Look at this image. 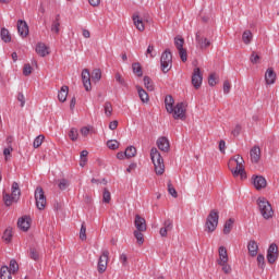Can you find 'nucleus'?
Segmentation results:
<instances>
[{"instance_id":"obj_11","label":"nucleus","mask_w":279,"mask_h":279,"mask_svg":"<svg viewBox=\"0 0 279 279\" xmlns=\"http://www.w3.org/2000/svg\"><path fill=\"white\" fill-rule=\"evenodd\" d=\"M252 184L257 191H260L267 186V179L263 175H253Z\"/></svg>"},{"instance_id":"obj_20","label":"nucleus","mask_w":279,"mask_h":279,"mask_svg":"<svg viewBox=\"0 0 279 279\" xmlns=\"http://www.w3.org/2000/svg\"><path fill=\"white\" fill-rule=\"evenodd\" d=\"M247 251L250 256H252L253 258L254 256H258V243H256V241L254 240L248 241Z\"/></svg>"},{"instance_id":"obj_61","label":"nucleus","mask_w":279,"mask_h":279,"mask_svg":"<svg viewBox=\"0 0 279 279\" xmlns=\"http://www.w3.org/2000/svg\"><path fill=\"white\" fill-rule=\"evenodd\" d=\"M232 136H239L241 134V124L235 125V128L231 131Z\"/></svg>"},{"instance_id":"obj_23","label":"nucleus","mask_w":279,"mask_h":279,"mask_svg":"<svg viewBox=\"0 0 279 279\" xmlns=\"http://www.w3.org/2000/svg\"><path fill=\"white\" fill-rule=\"evenodd\" d=\"M195 38H196V43L201 49H207V47H210V41L208 40V38L202 37V35H199V33H196Z\"/></svg>"},{"instance_id":"obj_21","label":"nucleus","mask_w":279,"mask_h":279,"mask_svg":"<svg viewBox=\"0 0 279 279\" xmlns=\"http://www.w3.org/2000/svg\"><path fill=\"white\" fill-rule=\"evenodd\" d=\"M218 255L219 258L217 259V263H228L229 257H228V250L226 248V246H220L218 248Z\"/></svg>"},{"instance_id":"obj_22","label":"nucleus","mask_w":279,"mask_h":279,"mask_svg":"<svg viewBox=\"0 0 279 279\" xmlns=\"http://www.w3.org/2000/svg\"><path fill=\"white\" fill-rule=\"evenodd\" d=\"M35 51L41 58H45L46 56H49V48L44 43L37 44Z\"/></svg>"},{"instance_id":"obj_64","label":"nucleus","mask_w":279,"mask_h":279,"mask_svg":"<svg viewBox=\"0 0 279 279\" xmlns=\"http://www.w3.org/2000/svg\"><path fill=\"white\" fill-rule=\"evenodd\" d=\"M119 128V121L114 120L109 123V130H117Z\"/></svg>"},{"instance_id":"obj_5","label":"nucleus","mask_w":279,"mask_h":279,"mask_svg":"<svg viewBox=\"0 0 279 279\" xmlns=\"http://www.w3.org/2000/svg\"><path fill=\"white\" fill-rule=\"evenodd\" d=\"M160 64L162 73H169V71H171V68L173 66V54L171 53V50L166 49L161 53Z\"/></svg>"},{"instance_id":"obj_41","label":"nucleus","mask_w":279,"mask_h":279,"mask_svg":"<svg viewBox=\"0 0 279 279\" xmlns=\"http://www.w3.org/2000/svg\"><path fill=\"white\" fill-rule=\"evenodd\" d=\"M111 199H112V195L110 194V191H108V189L105 187L102 193L104 204H110Z\"/></svg>"},{"instance_id":"obj_10","label":"nucleus","mask_w":279,"mask_h":279,"mask_svg":"<svg viewBox=\"0 0 279 279\" xmlns=\"http://www.w3.org/2000/svg\"><path fill=\"white\" fill-rule=\"evenodd\" d=\"M108 256H110V252L108 250H104L101 256L98 260V272L104 274L106 269H108Z\"/></svg>"},{"instance_id":"obj_39","label":"nucleus","mask_w":279,"mask_h":279,"mask_svg":"<svg viewBox=\"0 0 279 279\" xmlns=\"http://www.w3.org/2000/svg\"><path fill=\"white\" fill-rule=\"evenodd\" d=\"M125 158H134L136 156V147L134 146H129L125 149Z\"/></svg>"},{"instance_id":"obj_32","label":"nucleus","mask_w":279,"mask_h":279,"mask_svg":"<svg viewBox=\"0 0 279 279\" xmlns=\"http://www.w3.org/2000/svg\"><path fill=\"white\" fill-rule=\"evenodd\" d=\"M11 195L20 199L21 197V187L19 186V183L14 181L11 186Z\"/></svg>"},{"instance_id":"obj_6","label":"nucleus","mask_w":279,"mask_h":279,"mask_svg":"<svg viewBox=\"0 0 279 279\" xmlns=\"http://www.w3.org/2000/svg\"><path fill=\"white\" fill-rule=\"evenodd\" d=\"M35 201L38 210L47 208V196H45V190L41 186H37L35 190Z\"/></svg>"},{"instance_id":"obj_52","label":"nucleus","mask_w":279,"mask_h":279,"mask_svg":"<svg viewBox=\"0 0 279 279\" xmlns=\"http://www.w3.org/2000/svg\"><path fill=\"white\" fill-rule=\"evenodd\" d=\"M32 71H34V68H32L29 63L24 64L23 75H25V77H28V75H32Z\"/></svg>"},{"instance_id":"obj_54","label":"nucleus","mask_w":279,"mask_h":279,"mask_svg":"<svg viewBox=\"0 0 279 279\" xmlns=\"http://www.w3.org/2000/svg\"><path fill=\"white\" fill-rule=\"evenodd\" d=\"M107 147L109 149H119V142L117 140H110L107 142Z\"/></svg>"},{"instance_id":"obj_35","label":"nucleus","mask_w":279,"mask_h":279,"mask_svg":"<svg viewBox=\"0 0 279 279\" xmlns=\"http://www.w3.org/2000/svg\"><path fill=\"white\" fill-rule=\"evenodd\" d=\"M114 78L120 86L128 88V82H125V78L123 77V75H121V73H116Z\"/></svg>"},{"instance_id":"obj_45","label":"nucleus","mask_w":279,"mask_h":279,"mask_svg":"<svg viewBox=\"0 0 279 279\" xmlns=\"http://www.w3.org/2000/svg\"><path fill=\"white\" fill-rule=\"evenodd\" d=\"M9 270L11 274H15L19 271V263H16V259H11L9 265Z\"/></svg>"},{"instance_id":"obj_33","label":"nucleus","mask_w":279,"mask_h":279,"mask_svg":"<svg viewBox=\"0 0 279 279\" xmlns=\"http://www.w3.org/2000/svg\"><path fill=\"white\" fill-rule=\"evenodd\" d=\"M51 32L53 34H60V14L56 15V19H54V21L52 22V25H51Z\"/></svg>"},{"instance_id":"obj_57","label":"nucleus","mask_w":279,"mask_h":279,"mask_svg":"<svg viewBox=\"0 0 279 279\" xmlns=\"http://www.w3.org/2000/svg\"><path fill=\"white\" fill-rule=\"evenodd\" d=\"M179 56H180L182 62H186V60H189V57L186 54V49H184V48L179 49Z\"/></svg>"},{"instance_id":"obj_2","label":"nucleus","mask_w":279,"mask_h":279,"mask_svg":"<svg viewBox=\"0 0 279 279\" xmlns=\"http://www.w3.org/2000/svg\"><path fill=\"white\" fill-rule=\"evenodd\" d=\"M150 159L154 163L156 175H162L165 173V159H162V155H160L158 148L150 149Z\"/></svg>"},{"instance_id":"obj_1","label":"nucleus","mask_w":279,"mask_h":279,"mask_svg":"<svg viewBox=\"0 0 279 279\" xmlns=\"http://www.w3.org/2000/svg\"><path fill=\"white\" fill-rule=\"evenodd\" d=\"M232 161L236 163L235 169L230 168L233 178H239L240 175L241 180H246L247 173L245 172V166H243L245 163L243 157L241 155H236L230 159V162Z\"/></svg>"},{"instance_id":"obj_47","label":"nucleus","mask_w":279,"mask_h":279,"mask_svg":"<svg viewBox=\"0 0 279 279\" xmlns=\"http://www.w3.org/2000/svg\"><path fill=\"white\" fill-rule=\"evenodd\" d=\"M104 108L106 117H112V104L110 101H106Z\"/></svg>"},{"instance_id":"obj_19","label":"nucleus","mask_w":279,"mask_h":279,"mask_svg":"<svg viewBox=\"0 0 279 279\" xmlns=\"http://www.w3.org/2000/svg\"><path fill=\"white\" fill-rule=\"evenodd\" d=\"M157 147L158 149H160V151H169L170 149L169 140L165 136L159 137L157 140Z\"/></svg>"},{"instance_id":"obj_56","label":"nucleus","mask_w":279,"mask_h":279,"mask_svg":"<svg viewBox=\"0 0 279 279\" xmlns=\"http://www.w3.org/2000/svg\"><path fill=\"white\" fill-rule=\"evenodd\" d=\"M257 264L260 269H265V255L258 254L257 255Z\"/></svg>"},{"instance_id":"obj_17","label":"nucleus","mask_w":279,"mask_h":279,"mask_svg":"<svg viewBox=\"0 0 279 279\" xmlns=\"http://www.w3.org/2000/svg\"><path fill=\"white\" fill-rule=\"evenodd\" d=\"M173 230V220L167 219L163 222V227L159 230L160 236H167L168 232Z\"/></svg>"},{"instance_id":"obj_8","label":"nucleus","mask_w":279,"mask_h":279,"mask_svg":"<svg viewBox=\"0 0 279 279\" xmlns=\"http://www.w3.org/2000/svg\"><path fill=\"white\" fill-rule=\"evenodd\" d=\"M202 82H204L202 70L199 68H195L192 73V86L198 90V88H202Z\"/></svg>"},{"instance_id":"obj_62","label":"nucleus","mask_w":279,"mask_h":279,"mask_svg":"<svg viewBox=\"0 0 279 279\" xmlns=\"http://www.w3.org/2000/svg\"><path fill=\"white\" fill-rule=\"evenodd\" d=\"M17 100L21 102V108H23L25 106V96L23 93H19Z\"/></svg>"},{"instance_id":"obj_36","label":"nucleus","mask_w":279,"mask_h":279,"mask_svg":"<svg viewBox=\"0 0 279 279\" xmlns=\"http://www.w3.org/2000/svg\"><path fill=\"white\" fill-rule=\"evenodd\" d=\"M252 38H253V35H252L251 31H245L242 34V40H243L244 45H250V43H252Z\"/></svg>"},{"instance_id":"obj_27","label":"nucleus","mask_w":279,"mask_h":279,"mask_svg":"<svg viewBox=\"0 0 279 279\" xmlns=\"http://www.w3.org/2000/svg\"><path fill=\"white\" fill-rule=\"evenodd\" d=\"M136 89H137L141 101L143 104H147V101H149V95L147 94V92L143 89V87L141 86H136Z\"/></svg>"},{"instance_id":"obj_28","label":"nucleus","mask_w":279,"mask_h":279,"mask_svg":"<svg viewBox=\"0 0 279 279\" xmlns=\"http://www.w3.org/2000/svg\"><path fill=\"white\" fill-rule=\"evenodd\" d=\"M133 23L138 32H145V24L138 15H133Z\"/></svg>"},{"instance_id":"obj_40","label":"nucleus","mask_w":279,"mask_h":279,"mask_svg":"<svg viewBox=\"0 0 279 279\" xmlns=\"http://www.w3.org/2000/svg\"><path fill=\"white\" fill-rule=\"evenodd\" d=\"M208 84L209 86H217V84H219V76H217L215 73H211L208 76Z\"/></svg>"},{"instance_id":"obj_18","label":"nucleus","mask_w":279,"mask_h":279,"mask_svg":"<svg viewBox=\"0 0 279 279\" xmlns=\"http://www.w3.org/2000/svg\"><path fill=\"white\" fill-rule=\"evenodd\" d=\"M31 219L27 216H24L22 218H20L17 220V228H20V230H23V232H27V230H29L31 228V223H29Z\"/></svg>"},{"instance_id":"obj_9","label":"nucleus","mask_w":279,"mask_h":279,"mask_svg":"<svg viewBox=\"0 0 279 279\" xmlns=\"http://www.w3.org/2000/svg\"><path fill=\"white\" fill-rule=\"evenodd\" d=\"M278 245L276 243L270 244L267 251V262L274 265L278 260Z\"/></svg>"},{"instance_id":"obj_24","label":"nucleus","mask_w":279,"mask_h":279,"mask_svg":"<svg viewBox=\"0 0 279 279\" xmlns=\"http://www.w3.org/2000/svg\"><path fill=\"white\" fill-rule=\"evenodd\" d=\"M66 97H69V86L63 85L58 93V99L61 104H64V101H66Z\"/></svg>"},{"instance_id":"obj_38","label":"nucleus","mask_w":279,"mask_h":279,"mask_svg":"<svg viewBox=\"0 0 279 279\" xmlns=\"http://www.w3.org/2000/svg\"><path fill=\"white\" fill-rule=\"evenodd\" d=\"M144 86L150 92L154 90L155 87H154V81H151V77L144 76Z\"/></svg>"},{"instance_id":"obj_43","label":"nucleus","mask_w":279,"mask_h":279,"mask_svg":"<svg viewBox=\"0 0 279 279\" xmlns=\"http://www.w3.org/2000/svg\"><path fill=\"white\" fill-rule=\"evenodd\" d=\"M2 239L5 243H10L12 241V229L8 228L4 230Z\"/></svg>"},{"instance_id":"obj_37","label":"nucleus","mask_w":279,"mask_h":279,"mask_svg":"<svg viewBox=\"0 0 279 279\" xmlns=\"http://www.w3.org/2000/svg\"><path fill=\"white\" fill-rule=\"evenodd\" d=\"M143 232L144 231H138V230L134 231V236H135L138 245H143V243H145V236L143 235Z\"/></svg>"},{"instance_id":"obj_13","label":"nucleus","mask_w":279,"mask_h":279,"mask_svg":"<svg viewBox=\"0 0 279 279\" xmlns=\"http://www.w3.org/2000/svg\"><path fill=\"white\" fill-rule=\"evenodd\" d=\"M82 81H83L84 88L87 93L89 90H93V85L90 84V72L88 71V69H84L82 71Z\"/></svg>"},{"instance_id":"obj_48","label":"nucleus","mask_w":279,"mask_h":279,"mask_svg":"<svg viewBox=\"0 0 279 279\" xmlns=\"http://www.w3.org/2000/svg\"><path fill=\"white\" fill-rule=\"evenodd\" d=\"M58 186L60 191H66V189H69V180L66 179L59 180Z\"/></svg>"},{"instance_id":"obj_42","label":"nucleus","mask_w":279,"mask_h":279,"mask_svg":"<svg viewBox=\"0 0 279 279\" xmlns=\"http://www.w3.org/2000/svg\"><path fill=\"white\" fill-rule=\"evenodd\" d=\"M101 80V70L100 69H95L92 72V81L95 83L99 82Z\"/></svg>"},{"instance_id":"obj_3","label":"nucleus","mask_w":279,"mask_h":279,"mask_svg":"<svg viewBox=\"0 0 279 279\" xmlns=\"http://www.w3.org/2000/svg\"><path fill=\"white\" fill-rule=\"evenodd\" d=\"M217 226H219V210L211 209L206 218L205 232H208L209 234L215 232Z\"/></svg>"},{"instance_id":"obj_4","label":"nucleus","mask_w":279,"mask_h":279,"mask_svg":"<svg viewBox=\"0 0 279 279\" xmlns=\"http://www.w3.org/2000/svg\"><path fill=\"white\" fill-rule=\"evenodd\" d=\"M257 205L259 213L264 219H271L274 217V209L271 208V204L266 198H258Z\"/></svg>"},{"instance_id":"obj_51","label":"nucleus","mask_w":279,"mask_h":279,"mask_svg":"<svg viewBox=\"0 0 279 279\" xmlns=\"http://www.w3.org/2000/svg\"><path fill=\"white\" fill-rule=\"evenodd\" d=\"M168 193L174 198L178 197V191H175V187H173L171 181L168 182Z\"/></svg>"},{"instance_id":"obj_16","label":"nucleus","mask_w":279,"mask_h":279,"mask_svg":"<svg viewBox=\"0 0 279 279\" xmlns=\"http://www.w3.org/2000/svg\"><path fill=\"white\" fill-rule=\"evenodd\" d=\"M250 156L251 162H253V165H258V162L260 161V147L254 146L250 151Z\"/></svg>"},{"instance_id":"obj_59","label":"nucleus","mask_w":279,"mask_h":279,"mask_svg":"<svg viewBox=\"0 0 279 279\" xmlns=\"http://www.w3.org/2000/svg\"><path fill=\"white\" fill-rule=\"evenodd\" d=\"M146 56H150V58H156L154 45H149L146 50Z\"/></svg>"},{"instance_id":"obj_50","label":"nucleus","mask_w":279,"mask_h":279,"mask_svg":"<svg viewBox=\"0 0 279 279\" xmlns=\"http://www.w3.org/2000/svg\"><path fill=\"white\" fill-rule=\"evenodd\" d=\"M80 136V133L77 132V129L72 128L69 132V137L71 138V141H77V137Z\"/></svg>"},{"instance_id":"obj_14","label":"nucleus","mask_w":279,"mask_h":279,"mask_svg":"<svg viewBox=\"0 0 279 279\" xmlns=\"http://www.w3.org/2000/svg\"><path fill=\"white\" fill-rule=\"evenodd\" d=\"M134 226L138 232H145L147 230V221L141 215L135 216Z\"/></svg>"},{"instance_id":"obj_63","label":"nucleus","mask_w":279,"mask_h":279,"mask_svg":"<svg viewBox=\"0 0 279 279\" xmlns=\"http://www.w3.org/2000/svg\"><path fill=\"white\" fill-rule=\"evenodd\" d=\"M219 149H220L221 154H226V141L221 140L219 142Z\"/></svg>"},{"instance_id":"obj_46","label":"nucleus","mask_w":279,"mask_h":279,"mask_svg":"<svg viewBox=\"0 0 279 279\" xmlns=\"http://www.w3.org/2000/svg\"><path fill=\"white\" fill-rule=\"evenodd\" d=\"M218 265H219L220 267H222L223 274H232V266H230V265L228 264V262H227V263L220 262Z\"/></svg>"},{"instance_id":"obj_53","label":"nucleus","mask_w":279,"mask_h":279,"mask_svg":"<svg viewBox=\"0 0 279 279\" xmlns=\"http://www.w3.org/2000/svg\"><path fill=\"white\" fill-rule=\"evenodd\" d=\"M80 239L81 241H86V222L81 225Z\"/></svg>"},{"instance_id":"obj_7","label":"nucleus","mask_w":279,"mask_h":279,"mask_svg":"<svg viewBox=\"0 0 279 279\" xmlns=\"http://www.w3.org/2000/svg\"><path fill=\"white\" fill-rule=\"evenodd\" d=\"M173 119L184 121L186 119V104L184 102H178L173 108L172 112Z\"/></svg>"},{"instance_id":"obj_58","label":"nucleus","mask_w":279,"mask_h":279,"mask_svg":"<svg viewBox=\"0 0 279 279\" xmlns=\"http://www.w3.org/2000/svg\"><path fill=\"white\" fill-rule=\"evenodd\" d=\"M260 60V56L256 54L255 51L252 52L250 61L252 64H258V61Z\"/></svg>"},{"instance_id":"obj_55","label":"nucleus","mask_w":279,"mask_h":279,"mask_svg":"<svg viewBox=\"0 0 279 279\" xmlns=\"http://www.w3.org/2000/svg\"><path fill=\"white\" fill-rule=\"evenodd\" d=\"M29 257L32 260H38L40 258V255L38 254V251L36 248H29Z\"/></svg>"},{"instance_id":"obj_31","label":"nucleus","mask_w":279,"mask_h":279,"mask_svg":"<svg viewBox=\"0 0 279 279\" xmlns=\"http://www.w3.org/2000/svg\"><path fill=\"white\" fill-rule=\"evenodd\" d=\"M0 37L3 43H12V36L10 35V31H8V28H1Z\"/></svg>"},{"instance_id":"obj_60","label":"nucleus","mask_w":279,"mask_h":279,"mask_svg":"<svg viewBox=\"0 0 279 279\" xmlns=\"http://www.w3.org/2000/svg\"><path fill=\"white\" fill-rule=\"evenodd\" d=\"M230 88H231L230 82L225 81L223 82V93H225V95H228L230 93Z\"/></svg>"},{"instance_id":"obj_30","label":"nucleus","mask_w":279,"mask_h":279,"mask_svg":"<svg viewBox=\"0 0 279 279\" xmlns=\"http://www.w3.org/2000/svg\"><path fill=\"white\" fill-rule=\"evenodd\" d=\"M233 227H234V218L228 219L223 226V234H230V232H232Z\"/></svg>"},{"instance_id":"obj_49","label":"nucleus","mask_w":279,"mask_h":279,"mask_svg":"<svg viewBox=\"0 0 279 279\" xmlns=\"http://www.w3.org/2000/svg\"><path fill=\"white\" fill-rule=\"evenodd\" d=\"M174 45H175V47H177L178 50L184 49V38H182V37H175V38H174Z\"/></svg>"},{"instance_id":"obj_29","label":"nucleus","mask_w":279,"mask_h":279,"mask_svg":"<svg viewBox=\"0 0 279 279\" xmlns=\"http://www.w3.org/2000/svg\"><path fill=\"white\" fill-rule=\"evenodd\" d=\"M12 271H10V268L8 266H2L0 268V278L1 279H12Z\"/></svg>"},{"instance_id":"obj_12","label":"nucleus","mask_w":279,"mask_h":279,"mask_svg":"<svg viewBox=\"0 0 279 279\" xmlns=\"http://www.w3.org/2000/svg\"><path fill=\"white\" fill-rule=\"evenodd\" d=\"M17 33L22 38H27L29 36V26L27 22L23 20L17 21Z\"/></svg>"},{"instance_id":"obj_25","label":"nucleus","mask_w":279,"mask_h":279,"mask_svg":"<svg viewBox=\"0 0 279 279\" xmlns=\"http://www.w3.org/2000/svg\"><path fill=\"white\" fill-rule=\"evenodd\" d=\"M175 104V100L173 99V96L168 95L165 98V106H166V110L169 113L173 112V105Z\"/></svg>"},{"instance_id":"obj_15","label":"nucleus","mask_w":279,"mask_h":279,"mask_svg":"<svg viewBox=\"0 0 279 279\" xmlns=\"http://www.w3.org/2000/svg\"><path fill=\"white\" fill-rule=\"evenodd\" d=\"M276 71H274V68H268L265 73V82L268 86H271L272 84H276Z\"/></svg>"},{"instance_id":"obj_34","label":"nucleus","mask_w":279,"mask_h":279,"mask_svg":"<svg viewBox=\"0 0 279 279\" xmlns=\"http://www.w3.org/2000/svg\"><path fill=\"white\" fill-rule=\"evenodd\" d=\"M132 70L137 77H143V66H141V63L136 62L132 64Z\"/></svg>"},{"instance_id":"obj_26","label":"nucleus","mask_w":279,"mask_h":279,"mask_svg":"<svg viewBox=\"0 0 279 279\" xmlns=\"http://www.w3.org/2000/svg\"><path fill=\"white\" fill-rule=\"evenodd\" d=\"M2 197H3L4 206H12V203L19 202L16 197H14L12 194L5 193V191H3L2 193Z\"/></svg>"},{"instance_id":"obj_44","label":"nucleus","mask_w":279,"mask_h":279,"mask_svg":"<svg viewBox=\"0 0 279 279\" xmlns=\"http://www.w3.org/2000/svg\"><path fill=\"white\" fill-rule=\"evenodd\" d=\"M45 141V135H38L34 142H33V147L35 149H38V147H40V145H43V142Z\"/></svg>"}]
</instances>
